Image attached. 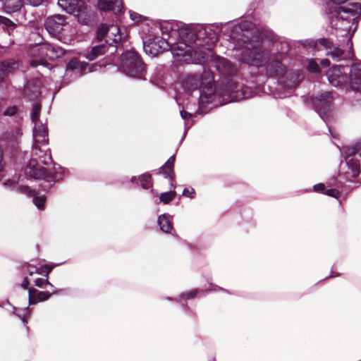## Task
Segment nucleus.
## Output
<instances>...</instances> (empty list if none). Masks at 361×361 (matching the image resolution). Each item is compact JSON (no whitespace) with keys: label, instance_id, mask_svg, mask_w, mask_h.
<instances>
[{"label":"nucleus","instance_id":"6e6552de","mask_svg":"<svg viewBox=\"0 0 361 361\" xmlns=\"http://www.w3.org/2000/svg\"><path fill=\"white\" fill-rule=\"evenodd\" d=\"M164 21L160 24V30L164 35H167L169 42H171L169 49L174 58L179 61H188V57H190L192 52H197L195 49L199 47L197 42H190L183 39L179 32H173L171 30L165 31L162 29V25L166 23Z\"/></svg>","mask_w":361,"mask_h":361},{"label":"nucleus","instance_id":"1a4fd4ad","mask_svg":"<svg viewBox=\"0 0 361 361\" xmlns=\"http://www.w3.org/2000/svg\"><path fill=\"white\" fill-rule=\"evenodd\" d=\"M64 50L59 47H54L48 43L33 46L29 50V55L34 58L30 61V66L37 67L41 66L43 68H50L47 59L54 60L64 54Z\"/></svg>","mask_w":361,"mask_h":361},{"label":"nucleus","instance_id":"2eb2a0df","mask_svg":"<svg viewBox=\"0 0 361 361\" xmlns=\"http://www.w3.org/2000/svg\"><path fill=\"white\" fill-rule=\"evenodd\" d=\"M67 26L66 17L60 14L49 16L44 23L45 29L49 34L60 41H63L61 32L65 30Z\"/></svg>","mask_w":361,"mask_h":361},{"label":"nucleus","instance_id":"864d4df0","mask_svg":"<svg viewBox=\"0 0 361 361\" xmlns=\"http://www.w3.org/2000/svg\"><path fill=\"white\" fill-rule=\"evenodd\" d=\"M20 318H21L22 323H23V324H26L27 323V321L26 317H20Z\"/></svg>","mask_w":361,"mask_h":361},{"label":"nucleus","instance_id":"a19ab883","mask_svg":"<svg viewBox=\"0 0 361 361\" xmlns=\"http://www.w3.org/2000/svg\"><path fill=\"white\" fill-rule=\"evenodd\" d=\"M54 267V265H51V264H45L42 267V271L46 272V274H44V276L47 279H48L49 274L52 271Z\"/></svg>","mask_w":361,"mask_h":361},{"label":"nucleus","instance_id":"f3484780","mask_svg":"<svg viewBox=\"0 0 361 361\" xmlns=\"http://www.w3.org/2000/svg\"><path fill=\"white\" fill-rule=\"evenodd\" d=\"M217 291H221L224 293H226L229 295H233V293L223 288H221L216 285L214 284H210L209 288L203 290H199L197 288H194L192 290H190L188 291L184 292L180 295L179 301H183L188 299H193L195 298H201L202 296H204L208 293L211 292H217Z\"/></svg>","mask_w":361,"mask_h":361},{"label":"nucleus","instance_id":"6ab92c4d","mask_svg":"<svg viewBox=\"0 0 361 361\" xmlns=\"http://www.w3.org/2000/svg\"><path fill=\"white\" fill-rule=\"evenodd\" d=\"M63 290L61 289L53 288L51 292L39 291L35 288H30L29 293V302L30 304H35L37 302H42L48 300L51 295L61 293Z\"/></svg>","mask_w":361,"mask_h":361},{"label":"nucleus","instance_id":"6e6d98bb","mask_svg":"<svg viewBox=\"0 0 361 361\" xmlns=\"http://www.w3.org/2000/svg\"><path fill=\"white\" fill-rule=\"evenodd\" d=\"M274 46L276 47V49H277L279 44H275Z\"/></svg>","mask_w":361,"mask_h":361},{"label":"nucleus","instance_id":"a878e982","mask_svg":"<svg viewBox=\"0 0 361 361\" xmlns=\"http://www.w3.org/2000/svg\"><path fill=\"white\" fill-rule=\"evenodd\" d=\"M286 78L288 80L284 82V87L292 90L295 88L299 85L300 82L303 78V76L301 72L295 71L289 73Z\"/></svg>","mask_w":361,"mask_h":361},{"label":"nucleus","instance_id":"9d476101","mask_svg":"<svg viewBox=\"0 0 361 361\" xmlns=\"http://www.w3.org/2000/svg\"><path fill=\"white\" fill-rule=\"evenodd\" d=\"M250 90L233 79L229 80L226 83L224 84L219 94H216L215 103L217 106L219 104L222 105L233 102H238L244 99L252 97Z\"/></svg>","mask_w":361,"mask_h":361},{"label":"nucleus","instance_id":"4468645a","mask_svg":"<svg viewBox=\"0 0 361 361\" xmlns=\"http://www.w3.org/2000/svg\"><path fill=\"white\" fill-rule=\"evenodd\" d=\"M171 42L169 39L154 35L149 36V37L143 42V49L145 52L151 56H156L158 54L169 50Z\"/></svg>","mask_w":361,"mask_h":361},{"label":"nucleus","instance_id":"20e7f679","mask_svg":"<svg viewBox=\"0 0 361 361\" xmlns=\"http://www.w3.org/2000/svg\"><path fill=\"white\" fill-rule=\"evenodd\" d=\"M212 80V75L209 71H204L202 74L190 75L184 79L183 87L188 92H192L202 87L199 97V108L195 114H203L204 108L216 107L215 102L217 96Z\"/></svg>","mask_w":361,"mask_h":361},{"label":"nucleus","instance_id":"ea45409f","mask_svg":"<svg viewBox=\"0 0 361 361\" xmlns=\"http://www.w3.org/2000/svg\"><path fill=\"white\" fill-rule=\"evenodd\" d=\"M21 135H22V133H21L20 129L17 128L14 130L11 139L13 140L14 142H18V140L20 137Z\"/></svg>","mask_w":361,"mask_h":361},{"label":"nucleus","instance_id":"aec40b11","mask_svg":"<svg viewBox=\"0 0 361 361\" xmlns=\"http://www.w3.org/2000/svg\"><path fill=\"white\" fill-rule=\"evenodd\" d=\"M97 5L100 11H113L115 14L121 13L123 8L122 0H115L114 2L109 0H98Z\"/></svg>","mask_w":361,"mask_h":361},{"label":"nucleus","instance_id":"bb28decb","mask_svg":"<svg viewBox=\"0 0 361 361\" xmlns=\"http://www.w3.org/2000/svg\"><path fill=\"white\" fill-rule=\"evenodd\" d=\"M6 186L11 188L12 190H16L22 194L28 196H35L36 195L35 190H31L28 186L18 185L16 182L13 180H8L4 183Z\"/></svg>","mask_w":361,"mask_h":361},{"label":"nucleus","instance_id":"de8ad7c7","mask_svg":"<svg viewBox=\"0 0 361 361\" xmlns=\"http://www.w3.org/2000/svg\"><path fill=\"white\" fill-rule=\"evenodd\" d=\"M29 283H30V282H29L28 276H25L24 278L23 282L22 283L23 288L25 289H27L29 286Z\"/></svg>","mask_w":361,"mask_h":361},{"label":"nucleus","instance_id":"603ef678","mask_svg":"<svg viewBox=\"0 0 361 361\" xmlns=\"http://www.w3.org/2000/svg\"><path fill=\"white\" fill-rule=\"evenodd\" d=\"M239 30H242L241 27H240V25H235V26H233V30H233V32H238Z\"/></svg>","mask_w":361,"mask_h":361},{"label":"nucleus","instance_id":"e433bc0d","mask_svg":"<svg viewBox=\"0 0 361 361\" xmlns=\"http://www.w3.org/2000/svg\"><path fill=\"white\" fill-rule=\"evenodd\" d=\"M44 201L45 197L44 196L35 197L33 198V203L39 209H42L44 207Z\"/></svg>","mask_w":361,"mask_h":361},{"label":"nucleus","instance_id":"412c9836","mask_svg":"<svg viewBox=\"0 0 361 361\" xmlns=\"http://www.w3.org/2000/svg\"><path fill=\"white\" fill-rule=\"evenodd\" d=\"M18 68V63L14 59H9L0 63V81L13 73Z\"/></svg>","mask_w":361,"mask_h":361},{"label":"nucleus","instance_id":"4be33fe9","mask_svg":"<svg viewBox=\"0 0 361 361\" xmlns=\"http://www.w3.org/2000/svg\"><path fill=\"white\" fill-rule=\"evenodd\" d=\"M215 66L217 71L224 75H232L236 71L233 64L225 58H219L216 61Z\"/></svg>","mask_w":361,"mask_h":361},{"label":"nucleus","instance_id":"09e8293b","mask_svg":"<svg viewBox=\"0 0 361 361\" xmlns=\"http://www.w3.org/2000/svg\"><path fill=\"white\" fill-rule=\"evenodd\" d=\"M320 63L324 66H329L330 64V62H329V59H322Z\"/></svg>","mask_w":361,"mask_h":361},{"label":"nucleus","instance_id":"473e14b6","mask_svg":"<svg viewBox=\"0 0 361 361\" xmlns=\"http://www.w3.org/2000/svg\"><path fill=\"white\" fill-rule=\"evenodd\" d=\"M176 196V192L174 190L162 192L159 196L160 202L164 204H169L171 200L174 199Z\"/></svg>","mask_w":361,"mask_h":361},{"label":"nucleus","instance_id":"79ce46f5","mask_svg":"<svg viewBox=\"0 0 361 361\" xmlns=\"http://www.w3.org/2000/svg\"><path fill=\"white\" fill-rule=\"evenodd\" d=\"M313 190L317 192H322L324 194V192L326 190V188L324 184L318 183L314 185Z\"/></svg>","mask_w":361,"mask_h":361},{"label":"nucleus","instance_id":"b1692460","mask_svg":"<svg viewBox=\"0 0 361 361\" xmlns=\"http://www.w3.org/2000/svg\"><path fill=\"white\" fill-rule=\"evenodd\" d=\"M2 8L5 13H12L20 9L23 0H1Z\"/></svg>","mask_w":361,"mask_h":361},{"label":"nucleus","instance_id":"0eeeda50","mask_svg":"<svg viewBox=\"0 0 361 361\" xmlns=\"http://www.w3.org/2000/svg\"><path fill=\"white\" fill-rule=\"evenodd\" d=\"M341 153L345 163H341L339 176L347 181H353L360 172L358 157L361 158V140L354 146L343 147Z\"/></svg>","mask_w":361,"mask_h":361},{"label":"nucleus","instance_id":"c85d7f7f","mask_svg":"<svg viewBox=\"0 0 361 361\" xmlns=\"http://www.w3.org/2000/svg\"><path fill=\"white\" fill-rule=\"evenodd\" d=\"M158 224L160 229L164 233H169L173 229V225L169 214H164L160 215L158 217Z\"/></svg>","mask_w":361,"mask_h":361},{"label":"nucleus","instance_id":"5fc2aeb1","mask_svg":"<svg viewBox=\"0 0 361 361\" xmlns=\"http://www.w3.org/2000/svg\"><path fill=\"white\" fill-rule=\"evenodd\" d=\"M62 39H63V41H62V42H64V43H67V42H68V41H70V39H68V40H67L66 39H63V38H62Z\"/></svg>","mask_w":361,"mask_h":361},{"label":"nucleus","instance_id":"2f4dec72","mask_svg":"<svg viewBox=\"0 0 361 361\" xmlns=\"http://www.w3.org/2000/svg\"><path fill=\"white\" fill-rule=\"evenodd\" d=\"M0 25H2L4 29H6L8 32L12 31L16 27V24L13 23L10 19L0 16Z\"/></svg>","mask_w":361,"mask_h":361},{"label":"nucleus","instance_id":"f257e3e1","mask_svg":"<svg viewBox=\"0 0 361 361\" xmlns=\"http://www.w3.org/2000/svg\"><path fill=\"white\" fill-rule=\"evenodd\" d=\"M361 16V4L349 3L336 8L331 25L335 29V36L339 41L335 46L326 39H322L320 43L328 48L326 55L334 61L349 60L354 57L352 37L357 27V19Z\"/></svg>","mask_w":361,"mask_h":361},{"label":"nucleus","instance_id":"a18cd8bd","mask_svg":"<svg viewBox=\"0 0 361 361\" xmlns=\"http://www.w3.org/2000/svg\"><path fill=\"white\" fill-rule=\"evenodd\" d=\"M130 17L132 20H133L135 22H138L140 20L142 16L135 12H130Z\"/></svg>","mask_w":361,"mask_h":361},{"label":"nucleus","instance_id":"ddd939ff","mask_svg":"<svg viewBox=\"0 0 361 361\" xmlns=\"http://www.w3.org/2000/svg\"><path fill=\"white\" fill-rule=\"evenodd\" d=\"M333 101L332 93L328 91L314 94L312 97V103L315 111L326 123L329 121L331 117Z\"/></svg>","mask_w":361,"mask_h":361},{"label":"nucleus","instance_id":"c9c22d12","mask_svg":"<svg viewBox=\"0 0 361 361\" xmlns=\"http://www.w3.org/2000/svg\"><path fill=\"white\" fill-rule=\"evenodd\" d=\"M183 196L193 199L195 197V190L192 187L185 188L182 193Z\"/></svg>","mask_w":361,"mask_h":361},{"label":"nucleus","instance_id":"cd10ccee","mask_svg":"<svg viewBox=\"0 0 361 361\" xmlns=\"http://www.w3.org/2000/svg\"><path fill=\"white\" fill-rule=\"evenodd\" d=\"M175 162V155H172L162 167L161 173L165 178L173 179L174 177L173 166Z\"/></svg>","mask_w":361,"mask_h":361},{"label":"nucleus","instance_id":"37998d69","mask_svg":"<svg viewBox=\"0 0 361 361\" xmlns=\"http://www.w3.org/2000/svg\"><path fill=\"white\" fill-rule=\"evenodd\" d=\"M79 66L78 61L75 59H72L69 61L67 65V70H74Z\"/></svg>","mask_w":361,"mask_h":361},{"label":"nucleus","instance_id":"39448f33","mask_svg":"<svg viewBox=\"0 0 361 361\" xmlns=\"http://www.w3.org/2000/svg\"><path fill=\"white\" fill-rule=\"evenodd\" d=\"M40 110L41 106L39 104H34L31 114L32 121L35 124L33 128L32 153L34 156L37 157L42 164L48 166L52 163V159L50 149L47 146V127L39 120Z\"/></svg>","mask_w":361,"mask_h":361},{"label":"nucleus","instance_id":"5701e85b","mask_svg":"<svg viewBox=\"0 0 361 361\" xmlns=\"http://www.w3.org/2000/svg\"><path fill=\"white\" fill-rule=\"evenodd\" d=\"M82 4L80 0H58L59 6L70 14H75Z\"/></svg>","mask_w":361,"mask_h":361},{"label":"nucleus","instance_id":"423d86ee","mask_svg":"<svg viewBox=\"0 0 361 361\" xmlns=\"http://www.w3.org/2000/svg\"><path fill=\"white\" fill-rule=\"evenodd\" d=\"M98 38L102 40L106 37V42L109 46L101 44L92 48V50L87 55V58L90 61L94 60L98 56L105 54L109 49H112L111 53L116 50V45L113 44L118 43L122 39L120 27L118 25H102L97 30Z\"/></svg>","mask_w":361,"mask_h":361},{"label":"nucleus","instance_id":"393cba45","mask_svg":"<svg viewBox=\"0 0 361 361\" xmlns=\"http://www.w3.org/2000/svg\"><path fill=\"white\" fill-rule=\"evenodd\" d=\"M74 16H78V22L82 25H88L91 21L92 14L88 8L82 4Z\"/></svg>","mask_w":361,"mask_h":361},{"label":"nucleus","instance_id":"f03ea898","mask_svg":"<svg viewBox=\"0 0 361 361\" xmlns=\"http://www.w3.org/2000/svg\"><path fill=\"white\" fill-rule=\"evenodd\" d=\"M238 60L243 63L254 66L267 65L266 71L270 75H281L283 73L285 66L281 60L284 53H270L263 45L262 36L257 30L243 31L240 37L237 39Z\"/></svg>","mask_w":361,"mask_h":361},{"label":"nucleus","instance_id":"c756f323","mask_svg":"<svg viewBox=\"0 0 361 361\" xmlns=\"http://www.w3.org/2000/svg\"><path fill=\"white\" fill-rule=\"evenodd\" d=\"M140 181L141 187L144 189H148L152 186V177L149 174L145 173L140 176H133L131 182L137 183Z\"/></svg>","mask_w":361,"mask_h":361},{"label":"nucleus","instance_id":"a211bd4d","mask_svg":"<svg viewBox=\"0 0 361 361\" xmlns=\"http://www.w3.org/2000/svg\"><path fill=\"white\" fill-rule=\"evenodd\" d=\"M349 80L350 88L353 91L361 92V61L351 66Z\"/></svg>","mask_w":361,"mask_h":361},{"label":"nucleus","instance_id":"dca6fc26","mask_svg":"<svg viewBox=\"0 0 361 361\" xmlns=\"http://www.w3.org/2000/svg\"><path fill=\"white\" fill-rule=\"evenodd\" d=\"M348 67L334 66L326 73V76L331 85L336 87L343 88L350 83L348 77Z\"/></svg>","mask_w":361,"mask_h":361},{"label":"nucleus","instance_id":"9b49d317","mask_svg":"<svg viewBox=\"0 0 361 361\" xmlns=\"http://www.w3.org/2000/svg\"><path fill=\"white\" fill-rule=\"evenodd\" d=\"M119 68L130 78H145V64L140 55L134 50L127 51L121 55Z\"/></svg>","mask_w":361,"mask_h":361},{"label":"nucleus","instance_id":"72a5a7b5","mask_svg":"<svg viewBox=\"0 0 361 361\" xmlns=\"http://www.w3.org/2000/svg\"><path fill=\"white\" fill-rule=\"evenodd\" d=\"M34 283L35 286L41 288H47V286H48L54 288V286L48 281L47 279L37 278L35 279Z\"/></svg>","mask_w":361,"mask_h":361},{"label":"nucleus","instance_id":"f704fd0d","mask_svg":"<svg viewBox=\"0 0 361 361\" xmlns=\"http://www.w3.org/2000/svg\"><path fill=\"white\" fill-rule=\"evenodd\" d=\"M324 194L335 197L336 199H338L341 196V192L338 190V188H336L326 189L325 192H324Z\"/></svg>","mask_w":361,"mask_h":361},{"label":"nucleus","instance_id":"4c0bfd02","mask_svg":"<svg viewBox=\"0 0 361 361\" xmlns=\"http://www.w3.org/2000/svg\"><path fill=\"white\" fill-rule=\"evenodd\" d=\"M307 68L310 72L316 73L319 69V66L314 59H310L308 61Z\"/></svg>","mask_w":361,"mask_h":361},{"label":"nucleus","instance_id":"8fccbe9b","mask_svg":"<svg viewBox=\"0 0 361 361\" xmlns=\"http://www.w3.org/2000/svg\"><path fill=\"white\" fill-rule=\"evenodd\" d=\"M336 4H342L346 2L348 0H330Z\"/></svg>","mask_w":361,"mask_h":361},{"label":"nucleus","instance_id":"f8f14e48","mask_svg":"<svg viewBox=\"0 0 361 361\" xmlns=\"http://www.w3.org/2000/svg\"><path fill=\"white\" fill-rule=\"evenodd\" d=\"M54 172H52L50 169L40 166L35 159H32L25 168V174L34 179H47V180L54 181L61 179L65 173V169L58 166V168L54 167Z\"/></svg>","mask_w":361,"mask_h":361},{"label":"nucleus","instance_id":"49530a36","mask_svg":"<svg viewBox=\"0 0 361 361\" xmlns=\"http://www.w3.org/2000/svg\"><path fill=\"white\" fill-rule=\"evenodd\" d=\"M34 273H37L39 274H42V272L39 271L37 268L31 267L30 266H27V274L31 276Z\"/></svg>","mask_w":361,"mask_h":361},{"label":"nucleus","instance_id":"c03bdc74","mask_svg":"<svg viewBox=\"0 0 361 361\" xmlns=\"http://www.w3.org/2000/svg\"><path fill=\"white\" fill-rule=\"evenodd\" d=\"M23 1L27 4L31 5L32 6H37L42 3L43 0H23Z\"/></svg>","mask_w":361,"mask_h":361},{"label":"nucleus","instance_id":"3c124183","mask_svg":"<svg viewBox=\"0 0 361 361\" xmlns=\"http://www.w3.org/2000/svg\"><path fill=\"white\" fill-rule=\"evenodd\" d=\"M3 154H2V152L1 150L0 149V171H1L2 168H3Z\"/></svg>","mask_w":361,"mask_h":361},{"label":"nucleus","instance_id":"7ed1b4c3","mask_svg":"<svg viewBox=\"0 0 361 361\" xmlns=\"http://www.w3.org/2000/svg\"><path fill=\"white\" fill-rule=\"evenodd\" d=\"M165 31L172 30L173 33L179 32L180 35L187 41L197 42L199 47L204 49L210 50L217 42L221 32V25L214 23L211 25H185L182 22L171 20L162 25Z\"/></svg>","mask_w":361,"mask_h":361},{"label":"nucleus","instance_id":"58836bf2","mask_svg":"<svg viewBox=\"0 0 361 361\" xmlns=\"http://www.w3.org/2000/svg\"><path fill=\"white\" fill-rule=\"evenodd\" d=\"M16 111L17 107L16 106H9L3 112V115L11 116H13Z\"/></svg>","mask_w":361,"mask_h":361},{"label":"nucleus","instance_id":"7c9ffc66","mask_svg":"<svg viewBox=\"0 0 361 361\" xmlns=\"http://www.w3.org/2000/svg\"><path fill=\"white\" fill-rule=\"evenodd\" d=\"M180 114L181 118L185 121L184 133H183V135L180 140V142H182L183 140V139L185 137L188 130L193 125V122L190 121V120L192 118L193 114L192 113L188 112L187 111H185V110H181Z\"/></svg>","mask_w":361,"mask_h":361}]
</instances>
